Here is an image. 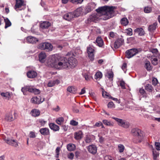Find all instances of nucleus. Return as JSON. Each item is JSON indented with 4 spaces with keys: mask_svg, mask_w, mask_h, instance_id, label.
Instances as JSON below:
<instances>
[{
    "mask_svg": "<svg viewBox=\"0 0 160 160\" xmlns=\"http://www.w3.org/2000/svg\"><path fill=\"white\" fill-rule=\"evenodd\" d=\"M139 92L142 96L143 98H146L148 97L147 94L144 89L140 88L139 89Z\"/></svg>",
    "mask_w": 160,
    "mask_h": 160,
    "instance_id": "nucleus-30",
    "label": "nucleus"
},
{
    "mask_svg": "<svg viewBox=\"0 0 160 160\" xmlns=\"http://www.w3.org/2000/svg\"><path fill=\"white\" fill-rule=\"evenodd\" d=\"M145 89L149 92H151L153 90V88L151 85L148 84L145 86Z\"/></svg>",
    "mask_w": 160,
    "mask_h": 160,
    "instance_id": "nucleus-27",
    "label": "nucleus"
},
{
    "mask_svg": "<svg viewBox=\"0 0 160 160\" xmlns=\"http://www.w3.org/2000/svg\"><path fill=\"white\" fill-rule=\"evenodd\" d=\"M40 92V91L39 89L33 88V91L32 93H34L35 94H38Z\"/></svg>",
    "mask_w": 160,
    "mask_h": 160,
    "instance_id": "nucleus-49",
    "label": "nucleus"
},
{
    "mask_svg": "<svg viewBox=\"0 0 160 160\" xmlns=\"http://www.w3.org/2000/svg\"><path fill=\"white\" fill-rule=\"evenodd\" d=\"M41 134L43 136H47L50 134L49 129L47 128H42L39 130Z\"/></svg>",
    "mask_w": 160,
    "mask_h": 160,
    "instance_id": "nucleus-12",
    "label": "nucleus"
},
{
    "mask_svg": "<svg viewBox=\"0 0 160 160\" xmlns=\"http://www.w3.org/2000/svg\"><path fill=\"white\" fill-rule=\"evenodd\" d=\"M112 118L115 120L117 122L118 124L120 126L122 125V124L124 121V120L114 117H112Z\"/></svg>",
    "mask_w": 160,
    "mask_h": 160,
    "instance_id": "nucleus-29",
    "label": "nucleus"
},
{
    "mask_svg": "<svg viewBox=\"0 0 160 160\" xmlns=\"http://www.w3.org/2000/svg\"><path fill=\"white\" fill-rule=\"evenodd\" d=\"M152 153L153 158L155 160L159 156V153L153 148L152 149Z\"/></svg>",
    "mask_w": 160,
    "mask_h": 160,
    "instance_id": "nucleus-41",
    "label": "nucleus"
},
{
    "mask_svg": "<svg viewBox=\"0 0 160 160\" xmlns=\"http://www.w3.org/2000/svg\"><path fill=\"white\" fill-rule=\"evenodd\" d=\"M25 4L24 3V1L22 0H16V3L14 7L16 11H18L19 10H21V9H19L18 8H20L22 6H25Z\"/></svg>",
    "mask_w": 160,
    "mask_h": 160,
    "instance_id": "nucleus-9",
    "label": "nucleus"
},
{
    "mask_svg": "<svg viewBox=\"0 0 160 160\" xmlns=\"http://www.w3.org/2000/svg\"><path fill=\"white\" fill-rule=\"evenodd\" d=\"M151 52H152V53L156 54L157 55H158V51L157 49L154 48L152 49L151 50Z\"/></svg>",
    "mask_w": 160,
    "mask_h": 160,
    "instance_id": "nucleus-60",
    "label": "nucleus"
},
{
    "mask_svg": "<svg viewBox=\"0 0 160 160\" xmlns=\"http://www.w3.org/2000/svg\"><path fill=\"white\" fill-rule=\"evenodd\" d=\"M4 21L5 23V28H7L11 25V23L8 18H4Z\"/></svg>",
    "mask_w": 160,
    "mask_h": 160,
    "instance_id": "nucleus-34",
    "label": "nucleus"
},
{
    "mask_svg": "<svg viewBox=\"0 0 160 160\" xmlns=\"http://www.w3.org/2000/svg\"><path fill=\"white\" fill-rule=\"evenodd\" d=\"M76 148L75 145L72 143H69L67 145V149L70 151L74 150Z\"/></svg>",
    "mask_w": 160,
    "mask_h": 160,
    "instance_id": "nucleus-25",
    "label": "nucleus"
},
{
    "mask_svg": "<svg viewBox=\"0 0 160 160\" xmlns=\"http://www.w3.org/2000/svg\"><path fill=\"white\" fill-rule=\"evenodd\" d=\"M7 144L15 147H17L18 146L17 141L12 139H9Z\"/></svg>",
    "mask_w": 160,
    "mask_h": 160,
    "instance_id": "nucleus-16",
    "label": "nucleus"
},
{
    "mask_svg": "<svg viewBox=\"0 0 160 160\" xmlns=\"http://www.w3.org/2000/svg\"><path fill=\"white\" fill-rule=\"evenodd\" d=\"M106 76L110 80H112V78L113 77V73L112 72H108L107 73V75H106Z\"/></svg>",
    "mask_w": 160,
    "mask_h": 160,
    "instance_id": "nucleus-43",
    "label": "nucleus"
},
{
    "mask_svg": "<svg viewBox=\"0 0 160 160\" xmlns=\"http://www.w3.org/2000/svg\"><path fill=\"white\" fill-rule=\"evenodd\" d=\"M127 31V34L130 36H131L132 35V30L131 28H129L127 29L126 30Z\"/></svg>",
    "mask_w": 160,
    "mask_h": 160,
    "instance_id": "nucleus-56",
    "label": "nucleus"
},
{
    "mask_svg": "<svg viewBox=\"0 0 160 160\" xmlns=\"http://www.w3.org/2000/svg\"><path fill=\"white\" fill-rule=\"evenodd\" d=\"M54 82L53 81H51L49 82L48 84V86L49 87H52L54 86L55 85Z\"/></svg>",
    "mask_w": 160,
    "mask_h": 160,
    "instance_id": "nucleus-59",
    "label": "nucleus"
},
{
    "mask_svg": "<svg viewBox=\"0 0 160 160\" xmlns=\"http://www.w3.org/2000/svg\"><path fill=\"white\" fill-rule=\"evenodd\" d=\"M96 42L98 46L100 47H102L103 44V41L101 37H98L97 38Z\"/></svg>",
    "mask_w": 160,
    "mask_h": 160,
    "instance_id": "nucleus-24",
    "label": "nucleus"
},
{
    "mask_svg": "<svg viewBox=\"0 0 160 160\" xmlns=\"http://www.w3.org/2000/svg\"><path fill=\"white\" fill-rule=\"evenodd\" d=\"M115 7L113 6H104L98 8L96 10L97 13L91 15L88 18V22H96L100 17V14L106 16L104 19H108L114 16V10Z\"/></svg>",
    "mask_w": 160,
    "mask_h": 160,
    "instance_id": "nucleus-2",
    "label": "nucleus"
},
{
    "mask_svg": "<svg viewBox=\"0 0 160 160\" xmlns=\"http://www.w3.org/2000/svg\"><path fill=\"white\" fill-rule=\"evenodd\" d=\"M5 119L7 121L11 122L14 119V118L11 113H9L6 115Z\"/></svg>",
    "mask_w": 160,
    "mask_h": 160,
    "instance_id": "nucleus-22",
    "label": "nucleus"
},
{
    "mask_svg": "<svg viewBox=\"0 0 160 160\" xmlns=\"http://www.w3.org/2000/svg\"><path fill=\"white\" fill-rule=\"evenodd\" d=\"M155 145L156 149L158 150H160V143L158 142H155Z\"/></svg>",
    "mask_w": 160,
    "mask_h": 160,
    "instance_id": "nucleus-53",
    "label": "nucleus"
},
{
    "mask_svg": "<svg viewBox=\"0 0 160 160\" xmlns=\"http://www.w3.org/2000/svg\"><path fill=\"white\" fill-rule=\"evenodd\" d=\"M82 137V133L81 131H79L74 133V138L77 140L81 139Z\"/></svg>",
    "mask_w": 160,
    "mask_h": 160,
    "instance_id": "nucleus-19",
    "label": "nucleus"
},
{
    "mask_svg": "<svg viewBox=\"0 0 160 160\" xmlns=\"http://www.w3.org/2000/svg\"><path fill=\"white\" fill-rule=\"evenodd\" d=\"M44 100V98H43L42 100L40 97H37L32 98L31 99V102L37 104H39L42 102Z\"/></svg>",
    "mask_w": 160,
    "mask_h": 160,
    "instance_id": "nucleus-11",
    "label": "nucleus"
},
{
    "mask_svg": "<svg viewBox=\"0 0 160 160\" xmlns=\"http://www.w3.org/2000/svg\"><path fill=\"white\" fill-rule=\"evenodd\" d=\"M138 50L136 48H132L127 50L125 52L126 57L127 58H130L138 53Z\"/></svg>",
    "mask_w": 160,
    "mask_h": 160,
    "instance_id": "nucleus-5",
    "label": "nucleus"
},
{
    "mask_svg": "<svg viewBox=\"0 0 160 160\" xmlns=\"http://www.w3.org/2000/svg\"><path fill=\"white\" fill-rule=\"evenodd\" d=\"M45 42L42 43L39 45L38 48L41 50H45Z\"/></svg>",
    "mask_w": 160,
    "mask_h": 160,
    "instance_id": "nucleus-46",
    "label": "nucleus"
},
{
    "mask_svg": "<svg viewBox=\"0 0 160 160\" xmlns=\"http://www.w3.org/2000/svg\"><path fill=\"white\" fill-rule=\"evenodd\" d=\"M37 75V72L33 70L29 71L27 73L28 77L30 78H35Z\"/></svg>",
    "mask_w": 160,
    "mask_h": 160,
    "instance_id": "nucleus-13",
    "label": "nucleus"
},
{
    "mask_svg": "<svg viewBox=\"0 0 160 160\" xmlns=\"http://www.w3.org/2000/svg\"><path fill=\"white\" fill-rule=\"evenodd\" d=\"M84 76L85 80L88 81L90 80L91 78V76L86 74L84 75Z\"/></svg>",
    "mask_w": 160,
    "mask_h": 160,
    "instance_id": "nucleus-54",
    "label": "nucleus"
},
{
    "mask_svg": "<svg viewBox=\"0 0 160 160\" xmlns=\"http://www.w3.org/2000/svg\"><path fill=\"white\" fill-rule=\"evenodd\" d=\"M144 67L148 71H150L152 69L150 62L148 61L145 62Z\"/></svg>",
    "mask_w": 160,
    "mask_h": 160,
    "instance_id": "nucleus-32",
    "label": "nucleus"
},
{
    "mask_svg": "<svg viewBox=\"0 0 160 160\" xmlns=\"http://www.w3.org/2000/svg\"><path fill=\"white\" fill-rule=\"evenodd\" d=\"M134 32L139 36H142L144 35V32L143 29L141 28H138L134 31Z\"/></svg>",
    "mask_w": 160,
    "mask_h": 160,
    "instance_id": "nucleus-20",
    "label": "nucleus"
},
{
    "mask_svg": "<svg viewBox=\"0 0 160 160\" xmlns=\"http://www.w3.org/2000/svg\"><path fill=\"white\" fill-rule=\"evenodd\" d=\"M29 137L30 138H35L36 137V135L34 132L31 131L29 133Z\"/></svg>",
    "mask_w": 160,
    "mask_h": 160,
    "instance_id": "nucleus-55",
    "label": "nucleus"
},
{
    "mask_svg": "<svg viewBox=\"0 0 160 160\" xmlns=\"http://www.w3.org/2000/svg\"><path fill=\"white\" fill-rule=\"evenodd\" d=\"M144 10L145 13H149L151 12L152 10V8L151 7H147L144 8Z\"/></svg>",
    "mask_w": 160,
    "mask_h": 160,
    "instance_id": "nucleus-44",
    "label": "nucleus"
},
{
    "mask_svg": "<svg viewBox=\"0 0 160 160\" xmlns=\"http://www.w3.org/2000/svg\"><path fill=\"white\" fill-rule=\"evenodd\" d=\"M1 95L4 98V99H9L10 98L9 93L8 92L6 93L2 92L1 93Z\"/></svg>",
    "mask_w": 160,
    "mask_h": 160,
    "instance_id": "nucleus-38",
    "label": "nucleus"
},
{
    "mask_svg": "<svg viewBox=\"0 0 160 160\" xmlns=\"http://www.w3.org/2000/svg\"><path fill=\"white\" fill-rule=\"evenodd\" d=\"M124 43V40L122 38H118L114 43V46L115 48L117 49L120 47Z\"/></svg>",
    "mask_w": 160,
    "mask_h": 160,
    "instance_id": "nucleus-6",
    "label": "nucleus"
},
{
    "mask_svg": "<svg viewBox=\"0 0 160 160\" xmlns=\"http://www.w3.org/2000/svg\"><path fill=\"white\" fill-rule=\"evenodd\" d=\"M97 148L94 145H89L88 148V150L89 152L92 154H94L97 152Z\"/></svg>",
    "mask_w": 160,
    "mask_h": 160,
    "instance_id": "nucleus-14",
    "label": "nucleus"
},
{
    "mask_svg": "<svg viewBox=\"0 0 160 160\" xmlns=\"http://www.w3.org/2000/svg\"><path fill=\"white\" fill-rule=\"evenodd\" d=\"M157 25V22H154L153 24L150 25L148 27V30L150 32H152L155 30Z\"/></svg>",
    "mask_w": 160,
    "mask_h": 160,
    "instance_id": "nucleus-23",
    "label": "nucleus"
},
{
    "mask_svg": "<svg viewBox=\"0 0 160 160\" xmlns=\"http://www.w3.org/2000/svg\"><path fill=\"white\" fill-rule=\"evenodd\" d=\"M74 156V154L72 152H70L68 154V158L71 160H72Z\"/></svg>",
    "mask_w": 160,
    "mask_h": 160,
    "instance_id": "nucleus-58",
    "label": "nucleus"
},
{
    "mask_svg": "<svg viewBox=\"0 0 160 160\" xmlns=\"http://www.w3.org/2000/svg\"><path fill=\"white\" fill-rule=\"evenodd\" d=\"M113 105L114 104L112 102H110L108 105V108H112L113 107Z\"/></svg>",
    "mask_w": 160,
    "mask_h": 160,
    "instance_id": "nucleus-61",
    "label": "nucleus"
},
{
    "mask_svg": "<svg viewBox=\"0 0 160 160\" xmlns=\"http://www.w3.org/2000/svg\"><path fill=\"white\" fill-rule=\"evenodd\" d=\"M32 115L35 117L38 116L39 115L40 112L38 110L35 109L32 110Z\"/></svg>",
    "mask_w": 160,
    "mask_h": 160,
    "instance_id": "nucleus-31",
    "label": "nucleus"
},
{
    "mask_svg": "<svg viewBox=\"0 0 160 160\" xmlns=\"http://www.w3.org/2000/svg\"><path fill=\"white\" fill-rule=\"evenodd\" d=\"M67 90L71 93H76L77 88L74 86H70L67 88Z\"/></svg>",
    "mask_w": 160,
    "mask_h": 160,
    "instance_id": "nucleus-26",
    "label": "nucleus"
},
{
    "mask_svg": "<svg viewBox=\"0 0 160 160\" xmlns=\"http://www.w3.org/2000/svg\"><path fill=\"white\" fill-rule=\"evenodd\" d=\"M158 83V80L156 78H153L152 79V84L155 86L157 85V84Z\"/></svg>",
    "mask_w": 160,
    "mask_h": 160,
    "instance_id": "nucleus-51",
    "label": "nucleus"
},
{
    "mask_svg": "<svg viewBox=\"0 0 160 160\" xmlns=\"http://www.w3.org/2000/svg\"><path fill=\"white\" fill-rule=\"evenodd\" d=\"M118 149L120 153L122 152L125 149V147L123 145L119 144L118 146Z\"/></svg>",
    "mask_w": 160,
    "mask_h": 160,
    "instance_id": "nucleus-37",
    "label": "nucleus"
},
{
    "mask_svg": "<svg viewBox=\"0 0 160 160\" xmlns=\"http://www.w3.org/2000/svg\"><path fill=\"white\" fill-rule=\"evenodd\" d=\"M102 125V123L101 122L99 121L98 122H97L94 125V126H96L97 127H99Z\"/></svg>",
    "mask_w": 160,
    "mask_h": 160,
    "instance_id": "nucleus-63",
    "label": "nucleus"
},
{
    "mask_svg": "<svg viewBox=\"0 0 160 160\" xmlns=\"http://www.w3.org/2000/svg\"><path fill=\"white\" fill-rule=\"evenodd\" d=\"M21 91L24 95H27V91L30 92H32L33 91V88L31 86H25L22 88Z\"/></svg>",
    "mask_w": 160,
    "mask_h": 160,
    "instance_id": "nucleus-10",
    "label": "nucleus"
},
{
    "mask_svg": "<svg viewBox=\"0 0 160 160\" xmlns=\"http://www.w3.org/2000/svg\"><path fill=\"white\" fill-rule=\"evenodd\" d=\"M83 0H70V1L73 4H78L81 3Z\"/></svg>",
    "mask_w": 160,
    "mask_h": 160,
    "instance_id": "nucleus-45",
    "label": "nucleus"
},
{
    "mask_svg": "<svg viewBox=\"0 0 160 160\" xmlns=\"http://www.w3.org/2000/svg\"><path fill=\"white\" fill-rule=\"evenodd\" d=\"M51 25V23L48 21H44L40 24V27L43 29L48 28Z\"/></svg>",
    "mask_w": 160,
    "mask_h": 160,
    "instance_id": "nucleus-15",
    "label": "nucleus"
},
{
    "mask_svg": "<svg viewBox=\"0 0 160 160\" xmlns=\"http://www.w3.org/2000/svg\"><path fill=\"white\" fill-rule=\"evenodd\" d=\"M64 119L62 117L58 118L56 120V122L59 125H61V123L63 122Z\"/></svg>",
    "mask_w": 160,
    "mask_h": 160,
    "instance_id": "nucleus-40",
    "label": "nucleus"
},
{
    "mask_svg": "<svg viewBox=\"0 0 160 160\" xmlns=\"http://www.w3.org/2000/svg\"><path fill=\"white\" fill-rule=\"evenodd\" d=\"M125 83L124 81L121 80L119 82V85L122 89H125Z\"/></svg>",
    "mask_w": 160,
    "mask_h": 160,
    "instance_id": "nucleus-48",
    "label": "nucleus"
},
{
    "mask_svg": "<svg viewBox=\"0 0 160 160\" xmlns=\"http://www.w3.org/2000/svg\"><path fill=\"white\" fill-rule=\"evenodd\" d=\"M60 150V148L59 147H57L56 149V152L57 154V157H58V156L59 154V152Z\"/></svg>",
    "mask_w": 160,
    "mask_h": 160,
    "instance_id": "nucleus-62",
    "label": "nucleus"
},
{
    "mask_svg": "<svg viewBox=\"0 0 160 160\" xmlns=\"http://www.w3.org/2000/svg\"><path fill=\"white\" fill-rule=\"evenodd\" d=\"M49 58L51 65L57 69L66 68L69 65L72 68H74L77 64V60L73 57H70L68 60L64 57L54 54L50 56Z\"/></svg>",
    "mask_w": 160,
    "mask_h": 160,
    "instance_id": "nucleus-1",
    "label": "nucleus"
},
{
    "mask_svg": "<svg viewBox=\"0 0 160 160\" xmlns=\"http://www.w3.org/2000/svg\"><path fill=\"white\" fill-rule=\"evenodd\" d=\"M87 52L88 57L91 60H93L94 59V50L90 46L87 48Z\"/></svg>",
    "mask_w": 160,
    "mask_h": 160,
    "instance_id": "nucleus-7",
    "label": "nucleus"
},
{
    "mask_svg": "<svg viewBox=\"0 0 160 160\" xmlns=\"http://www.w3.org/2000/svg\"><path fill=\"white\" fill-rule=\"evenodd\" d=\"M27 40L29 43H34L38 41V39L33 37L28 36L27 38Z\"/></svg>",
    "mask_w": 160,
    "mask_h": 160,
    "instance_id": "nucleus-17",
    "label": "nucleus"
},
{
    "mask_svg": "<svg viewBox=\"0 0 160 160\" xmlns=\"http://www.w3.org/2000/svg\"><path fill=\"white\" fill-rule=\"evenodd\" d=\"M45 50H47L48 51L52 50L53 46L51 43L48 42H45Z\"/></svg>",
    "mask_w": 160,
    "mask_h": 160,
    "instance_id": "nucleus-28",
    "label": "nucleus"
},
{
    "mask_svg": "<svg viewBox=\"0 0 160 160\" xmlns=\"http://www.w3.org/2000/svg\"><path fill=\"white\" fill-rule=\"evenodd\" d=\"M82 12L81 8H78L73 12H69L64 15L63 17L65 19L70 21L73 18L78 17Z\"/></svg>",
    "mask_w": 160,
    "mask_h": 160,
    "instance_id": "nucleus-3",
    "label": "nucleus"
},
{
    "mask_svg": "<svg viewBox=\"0 0 160 160\" xmlns=\"http://www.w3.org/2000/svg\"><path fill=\"white\" fill-rule=\"evenodd\" d=\"M122 124V125L121 126V127L124 128H128L129 126V123L128 122L126 121L125 120L124 121Z\"/></svg>",
    "mask_w": 160,
    "mask_h": 160,
    "instance_id": "nucleus-42",
    "label": "nucleus"
},
{
    "mask_svg": "<svg viewBox=\"0 0 160 160\" xmlns=\"http://www.w3.org/2000/svg\"><path fill=\"white\" fill-rule=\"evenodd\" d=\"M115 34L116 33H115L112 32H110L109 36L113 38L115 36Z\"/></svg>",
    "mask_w": 160,
    "mask_h": 160,
    "instance_id": "nucleus-64",
    "label": "nucleus"
},
{
    "mask_svg": "<svg viewBox=\"0 0 160 160\" xmlns=\"http://www.w3.org/2000/svg\"><path fill=\"white\" fill-rule=\"evenodd\" d=\"M50 128L54 131H58L59 129V127L54 123H50L49 125Z\"/></svg>",
    "mask_w": 160,
    "mask_h": 160,
    "instance_id": "nucleus-21",
    "label": "nucleus"
},
{
    "mask_svg": "<svg viewBox=\"0 0 160 160\" xmlns=\"http://www.w3.org/2000/svg\"><path fill=\"white\" fill-rule=\"evenodd\" d=\"M131 133L134 136H137L138 142L141 141L143 138V135L140 130L136 128L133 129L131 130Z\"/></svg>",
    "mask_w": 160,
    "mask_h": 160,
    "instance_id": "nucleus-4",
    "label": "nucleus"
},
{
    "mask_svg": "<svg viewBox=\"0 0 160 160\" xmlns=\"http://www.w3.org/2000/svg\"><path fill=\"white\" fill-rule=\"evenodd\" d=\"M152 62L154 65H156L158 64L157 59L156 58H152Z\"/></svg>",
    "mask_w": 160,
    "mask_h": 160,
    "instance_id": "nucleus-50",
    "label": "nucleus"
},
{
    "mask_svg": "<svg viewBox=\"0 0 160 160\" xmlns=\"http://www.w3.org/2000/svg\"><path fill=\"white\" fill-rule=\"evenodd\" d=\"M121 24L123 25L126 26L127 25L128 23V19L126 18H122L121 21Z\"/></svg>",
    "mask_w": 160,
    "mask_h": 160,
    "instance_id": "nucleus-33",
    "label": "nucleus"
},
{
    "mask_svg": "<svg viewBox=\"0 0 160 160\" xmlns=\"http://www.w3.org/2000/svg\"><path fill=\"white\" fill-rule=\"evenodd\" d=\"M102 73L100 72H98L96 73L95 75V78L96 79L99 80L102 78Z\"/></svg>",
    "mask_w": 160,
    "mask_h": 160,
    "instance_id": "nucleus-35",
    "label": "nucleus"
},
{
    "mask_svg": "<svg viewBox=\"0 0 160 160\" xmlns=\"http://www.w3.org/2000/svg\"><path fill=\"white\" fill-rule=\"evenodd\" d=\"M70 124L72 126H76L78 125V122L75 120H72L70 121Z\"/></svg>",
    "mask_w": 160,
    "mask_h": 160,
    "instance_id": "nucleus-52",
    "label": "nucleus"
},
{
    "mask_svg": "<svg viewBox=\"0 0 160 160\" xmlns=\"http://www.w3.org/2000/svg\"><path fill=\"white\" fill-rule=\"evenodd\" d=\"M91 140L92 139L91 138L88 136H87L86 137L85 139V141L86 142L88 143H90L91 142Z\"/></svg>",
    "mask_w": 160,
    "mask_h": 160,
    "instance_id": "nucleus-57",
    "label": "nucleus"
},
{
    "mask_svg": "<svg viewBox=\"0 0 160 160\" xmlns=\"http://www.w3.org/2000/svg\"><path fill=\"white\" fill-rule=\"evenodd\" d=\"M46 57V53L44 52H41L39 55V61L41 62H44Z\"/></svg>",
    "mask_w": 160,
    "mask_h": 160,
    "instance_id": "nucleus-18",
    "label": "nucleus"
},
{
    "mask_svg": "<svg viewBox=\"0 0 160 160\" xmlns=\"http://www.w3.org/2000/svg\"><path fill=\"white\" fill-rule=\"evenodd\" d=\"M102 122L104 124L107 126H113V123L111 122L110 121H109L107 120H103Z\"/></svg>",
    "mask_w": 160,
    "mask_h": 160,
    "instance_id": "nucleus-36",
    "label": "nucleus"
},
{
    "mask_svg": "<svg viewBox=\"0 0 160 160\" xmlns=\"http://www.w3.org/2000/svg\"><path fill=\"white\" fill-rule=\"evenodd\" d=\"M38 122L40 123L41 125L42 126H44L47 122L46 121L41 119L38 120Z\"/></svg>",
    "mask_w": 160,
    "mask_h": 160,
    "instance_id": "nucleus-47",
    "label": "nucleus"
},
{
    "mask_svg": "<svg viewBox=\"0 0 160 160\" xmlns=\"http://www.w3.org/2000/svg\"><path fill=\"white\" fill-rule=\"evenodd\" d=\"M0 137H1L7 143L9 141V139L7 137V135H1L0 136Z\"/></svg>",
    "mask_w": 160,
    "mask_h": 160,
    "instance_id": "nucleus-39",
    "label": "nucleus"
},
{
    "mask_svg": "<svg viewBox=\"0 0 160 160\" xmlns=\"http://www.w3.org/2000/svg\"><path fill=\"white\" fill-rule=\"evenodd\" d=\"M95 4L94 2H91L89 3L85 8V13H87L91 12L95 7Z\"/></svg>",
    "mask_w": 160,
    "mask_h": 160,
    "instance_id": "nucleus-8",
    "label": "nucleus"
}]
</instances>
